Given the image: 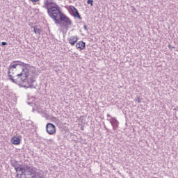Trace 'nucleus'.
I'll list each match as a JSON object with an SVG mask.
<instances>
[{
	"label": "nucleus",
	"instance_id": "obj_7",
	"mask_svg": "<svg viewBox=\"0 0 178 178\" xmlns=\"http://www.w3.org/2000/svg\"><path fill=\"white\" fill-rule=\"evenodd\" d=\"M76 48L79 51H83V49L86 48V42L83 41H79L78 43L76 44Z\"/></svg>",
	"mask_w": 178,
	"mask_h": 178
},
{
	"label": "nucleus",
	"instance_id": "obj_15",
	"mask_svg": "<svg viewBox=\"0 0 178 178\" xmlns=\"http://www.w3.org/2000/svg\"><path fill=\"white\" fill-rule=\"evenodd\" d=\"M135 102H137L138 104H140L141 101L140 100V97H137L135 99Z\"/></svg>",
	"mask_w": 178,
	"mask_h": 178
},
{
	"label": "nucleus",
	"instance_id": "obj_23",
	"mask_svg": "<svg viewBox=\"0 0 178 178\" xmlns=\"http://www.w3.org/2000/svg\"><path fill=\"white\" fill-rule=\"evenodd\" d=\"M23 87H26V85H23Z\"/></svg>",
	"mask_w": 178,
	"mask_h": 178
},
{
	"label": "nucleus",
	"instance_id": "obj_11",
	"mask_svg": "<svg viewBox=\"0 0 178 178\" xmlns=\"http://www.w3.org/2000/svg\"><path fill=\"white\" fill-rule=\"evenodd\" d=\"M33 31L35 34H38L39 35L41 34V29H40L38 26H34Z\"/></svg>",
	"mask_w": 178,
	"mask_h": 178
},
{
	"label": "nucleus",
	"instance_id": "obj_19",
	"mask_svg": "<svg viewBox=\"0 0 178 178\" xmlns=\"http://www.w3.org/2000/svg\"><path fill=\"white\" fill-rule=\"evenodd\" d=\"M31 2H38L40 0H30Z\"/></svg>",
	"mask_w": 178,
	"mask_h": 178
},
{
	"label": "nucleus",
	"instance_id": "obj_4",
	"mask_svg": "<svg viewBox=\"0 0 178 178\" xmlns=\"http://www.w3.org/2000/svg\"><path fill=\"white\" fill-rule=\"evenodd\" d=\"M46 131L50 135L55 134L56 133V127L52 123H47L46 125Z\"/></svg>",
	"mask_w": 178,
	"mask_h": 178
},
{
	"label": "nucleus",
	"instance_id": "obj_2",
	"mask_svg": "<svg viewBox=\"0 0 178 178\" xmlns=\"http://www.w3.org/2000/svg\"><path fill=\"white\" fill-rule=\"evenodd\" d=\"M42 8H44V9H47L49 17L53 19L55 22L63 14V13L60 11V7L52 1H46L45 4L42 6Z\"/></svg>",
	"mask_w": 178,
	"mask_h": 178
},
{
	"label": "nucleus",
	"instance_id": "obj_17",
	"mask_svg": "<svg viewBox=\"0 0 178 178\" xmlns=\"http://www.w3.org/2000/svg\"><path fill=\"white\" fill-rule=\"evenodd\" d=\"M45 118H46V119H47V120L51 119V116H49V115H48V114H46Z\"/></svg>",
	"mask_w": 178,
	"mask_h": 178
},
{
	"label": "nucleus",
	"instance_id": "obj_21",
	"mask_svg": "<svg viewBox=\"0 0 178 178\" xmlns=\"http://www.w3.org/2000/svg\"><path fill=\"white\" fill-rule=\"evenodd\" d=\"M83 29H84V30L87 31V25H85V26H83Z\"/></svg>",
	"mask_w": 178,
	"mask_h": 178
},
{
	"label": "nucleus",
	"instance_id": "obj_22",
	"mask_svg": "<svg viewBox=\"0 0 178 178\" xmlns=\"http://www.w3.org/2000/svg\"><path fill=\"white\" fill-rule=\"evenodd\" d=\"M107 117H108V118H111V115L108 114V115H107Z\"/></svg>",
	"mask_w": 178,
	"mask_h": 178
},
{
	"label": "nucleus",
	"instance_id": "obj_18",
	"mask_svg": "<svg viewBox=\"0 0 178 178\" xmlns=\"http://www.w3.org/2000/svg\"><path fill=\"white\" fill-rule=\"evenodd\" d=\"M168 48H169L170 49H175V47H173V46L169 44V45H168Z\"/></svg>",
	"mask_w": 178,
	"mask_h": 178
},
{
	"label": "nucleus",
	"instance_id": "obj_12",
	"mask_svg": "<svg viewBox=\"0 0 178 178\" xmlns=\"http://www.w3.org/2000/svg\"><path fill=\"white\" fill-rule=\"evenodd\" d=\"M34 81H35L34 79H33V78H31V79L29 80V83H31V84H29V88H34V85H33V83H34Z\"/></svg>",
	"mask_w": 178,
	"mask_h": 178
},
{
	"label": "nucleus",
	"instance_id": "obj_6",
	"mask_svg": "<svg viewBox=\"0 0 178 178\" xmlns=\"http://www.w3.org/2000/svg\"><path fill=\"white\" fill-rule=\"evenodd\" d=\"M107 120H109L110 123L111 124V126L113 127V130L118 129V127L119 126V121H118L116 118H111V120L107 119Z\"/></svg>",
	"mask_w": 178,
	"mask_h": 178
},
{
	"label": "nucleus",
	"instance_id": "obj_10",
	"mask_svg": "<svg viewBox=\"0 0 178 178\" xmlns=\"http://www.w3.org/2000/svg\"><path fill=\"white\" fill-rule=\"evenodd\" d=\"M11 163V166H13V168H14V169L15 168H20V166H23V165H20L19 164V162L16 161H11L10 162Z\"/></svg>",
	"mask_w": 178,
	"mask_h": 178
},
{
	"label": "nucleus",
	"instance_id": "obj_3",
	"mask_svg": "<svg viewBox=\"0 0 178 178\" xmlns=\"http://www.w3.org/2000/svg\"><path fill=\"white\" fill-rule=\"evenodd\" d=\"M56 24H61L65 30H69V28L73 24L72 19L63 13L61 16L55 22Z\"/></svg>",
	"mask_w": 178,
	"mask_h": 178
},
{
	"label": "nucleus",
	"instance_id": "obj_13",
	"mask_svg": "<svg viewBox=\"0 0 178 178\" xmlns=\"http://www.w3.org/2000/svg\"><path fill=\"white\" fill-rule=\"evenodd\" d=\"M20 168H24V165H21L19 167H16L15 168H14L17 174L19 173V172H20Z\"/></svg>",
	"mask_w": 178,
	"mask_h": 178
},
{
	"label": "nucleus",
	"instance_id": "obj_5",
	"mask_svg": "<svg viewBox=\"0 0 178 178\" xmlns=\"http://www.w3.org/2000/svg\"><path fill=\"white\" fill-rule=\"evenodd\" d=\"M70 10L72 11V13L74 14V17H77L78 19H79V20H81V16H80V13H79V10H77V9L73 6H70Z\"/></svg>",
	"mask_w": 178,
	"mask_h": 178
},
{
	"label": "nucleus",
	"instance_id": "obj_16",
	"mask_svg": "<svg viewBox=\"0 0 178 178\" xmlns=\"http://www.w3.org/2000/svg\"><path fill=\"white\" fill-rule=\"evenodd\" d=\"M5 45H8V42H1V47H3V46H5Z\"/></svg>",
	"mask_w": 178,
	"mask_h": 178
},
{
	"label": "nucleus",
	"instance_id": "obj_8",
	"mask_svg": "<svg viewBox=\"0 0 178 178\" xmlns=\"http://www.w3.org/2000/svg\"><path fill=\"white\" fill-rule=\"evenodd\" d=\"M10 141L14 145H19L21 143L20 138L15 136L11 138Z\"/></svg>",
	"mask_w": 178,
	"mask_h": 178
},
{
	"label": "nucleus",
	"instance_id": "obj_20",
	"mask_svg": "<svg viewBox=\"0 0 178 178\" xmlns=\"http://www.w3.org/2000/svg\"><path fill=\"white\" fill-rule=\"evenodd\" d=\"M47 1H48V2H51V1H49V0H44V4H43V5H45V2H47Z\"/></svg>",
	"mask_w": 178,
	"mask_h": 178
},
{
	"label": "nucleus",
	"instance_id": "obj_9",
	"mask_svg": "<svg viewBox=\"0 0 178 178\" xmlns=\"http://www.w3.org/2000/svg\"><path fill=\"white\" fill-rule=\"evenodd\" d=\"M78 40H79V37H77V36H71L68 39V42H69V44H70V45H72V47H73V45H74L76 44V42H77Z\"/></svg>",
	"mask_w": 178,
	"mask_h": 178
},
{
	"label": "nucleus",
	"instance_id": "obj_14",
	"mask_svg": "<svg viewBox=\"0 0 178 178\" xmlns=\"http://www.w3.org/2000/svg\"><path fill=\"white\" fill-rule=\"evenodd\" d=\"M88 5H90V6H92L94 5V1L93 0H88L87 1Z\"/></svg>",
	"mask_w": 178,
	"mask_h": 178
},
{
	"label": "nucleus",
	"instance_id": "obj_1",
	"mask_svg": "<svg viewBox=\"0 0 178 178\" xmlns=\"http://www.w3.org/2000/svg\"><path fill=\"white\" fill-rule=\"evenodd\" d=\"M35 72L34 67L29 66V64H25L22 61H13V63L8 67V77L12 83L18 84V86H23L24 83H27L29 81V72Z\"/></svg>",
	"mask_w": 178,
	"mask_h": 178
}]
</instances>
